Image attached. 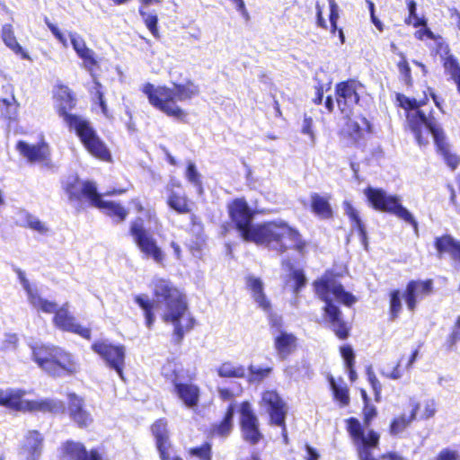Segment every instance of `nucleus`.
<instances>
[{
    "mask_svg": "<svg viewBox=\"0 0 460 460\" xmlns=\"http://www.w3.org/2000/svg\"><path fill=\"white\" fill-rule=\"evenodd\" d=\"M29 304L38 312L52 314L58 310V305L54 301H49L42 297L39 290L36 289L27 296Z\"/></svg>",
    "mask_w": 460,
    "mask_h": 460,
    "instance_id": "obj_36",
    "label": "nucleus"
},
{
    "mask_svg": "<svg viewBox=\"0 0 460 460\" xmlns=\"http://www.w3.org/2000/svg\"><path fill=\"white\" fill-rule=\"evenodd\" d=\"M53 358L49 374L53 376H70L79 371V363L75 358L69 352L58 348Z\"/></svg>",
    "mask_w": 460,
    "mask_h": 460,
    "instance_id": "obj_17",
    "label": "nucleus"
},
{
    "mask_svg": "<svg viewBox=\"0 0 460 460\" xmlns=\"http://www.w3.org/2000/svg\"><path fill=\"white\" fill-rule=\"evenodd\" d=\"M402 310V302L400 292L394 290L390 295V314L392 319H395Z\"/></svg>",
    "mask_w": 460,
    "mask_h": 460,
    "instance_id": "obj_48",
    "label": "nucleus"
},
{
    "mask_svg": "<svg viewBox=\"0 0 460 460\" xmlns=\"http://www.w3.org/2000/svg\"><path fill=\"white\" fill-rule=\"evenodd\" d=\"M232 222L244 241L264 244L277 252L295 249L302 252L305 243L298 231L283 220L252 225L253 213L244 199H235L227 206Z\"/></svg>",
    "mask_w": 460,
    "mask_h": 460,
    "instance_id": "obj_1",
    "label": "nucleus"
},
{
    "mask_svg": "<svg viewBox=\"0 0 460 460\" xmlns=\"http://www.w3.org/2000/svg\"><path fill=\"white\" fill-rule=\"evenodd\" d=\"M311 201L314 212L319 217L323 218L332 217V211L326 198L315 193L312 195Z\"/></svg>",
    "mask_w": 460,
    "mask_h": 460,
    "instance_id": "obj_39",
    "label": "nucleus"
},
{
    "mask_svg": "<svg viewBox=\"0 0 460 460\" xmlns=\"http://www.w3.org/2000/svg\"><path fill=\"white\" fill-rule=\"evenodd\" d=\"M152 432L156 441V447L162 460H168L171 455V443L167 429V422L161 419L152 426Z\"/></svg>",
    "mask_w": 460,
    "mask_h": 460,
    "instance_id": "obj_24",
    "label": "nucleus"
},
{
    "mask_svg": "<svg viewBox=\"0 0 460 460\" xmlns=\"http://www.w3.org/2000/svg\"><path fill=\"white\" fill-rule=\"evenodd\" d=\"M240 414L243 438L252 444L257 443L261 438L259 430V420L248 402H243L241 404Z\"/></svg>",
    "mask_w": 460,
    "mask_h": 460,
    "instance_id": "obj_16",
    "label": "nucleus"
},
{
    "mask_svg": "<svg viewBox=\"0 0 460 460\" xmlns=\"http://www.w3.org/2000/svg\"><path fill=\"white\" fill-rule=\"evenodd\" d=\"M181 183L177 180H172L165 187L167 192L166 203L170 208L179 214H188L191 211V202L188 197L175 189H181Z\"/></svg>",
    "mask_w": 460,
    "mask_h": 460,
    "instance_id": "obj_21",
    "label": "nucleus"
},
{
    "mask_svg": "<svg viewBox=\"0 0 460 460\" xmlns=\"http://www.w3.org/2000/svg\"><path fill=\"white\" fill-rule=\"evenodd\" d=\"M458 341H460V317L457 319L456 326L448 339L450 347H453Z\"/></svg>",
    "mask_w": 460,
    "mask_h": 460,
    "instance_id": "obj_64",
    "label": "nucleus"
},
{
    "mask_svg": "<svg viewBox=\"0 0 460 460\" xmlns=\"http://www.w3.org/2000/svg\"><path fill=\"white\" fill-rule=\"evenodd\" d=\"M139 13L144 18L145 23L151 33L157 37L158 36V29H157V16L155 14L147 13L142 8H139Z\"/></svg>",
    "mask_w": 460,
    "mask_h": 460,
    "instance_id": "obj_49",
    "label": "nucleus"
},
{
    "mask_svg": "<svg viewBox=\"0 0 460 460\" xmlns=\"http://www.w3.org/2000/svg\"><path fill=\"white\" fill-rule=\"evenodd\" d=\"M1 38L4 45L14 54L21 56L22 58L31 60L27 51L19 44L14 35L13 28L11 24H4L2 27Z\"/></svg>",
    "mask_w": 460,
    "mask_h": 460,
    "instance_id": "obj_32",
    "label": "nucleus"
},
{
    "mask_svg": "<svg viewBox=\"0 0 460 460\" xmlns=\"http://www.w3.org/2000/svg\"><path fill=\"white\" fill-rule=\"evenodd\" d=\"M19 103H13L10 106L1 107V113L9 120H15L18 115Z\"/></svg>",
    "mask_w": 460,
    "mask_h": 460,
    "instance_id": "obj_58",
    "label": "nucleus"
},
{
    "mask_svg": "<svg viewBox=\"0 0 460 460\" xmlns=\"http://www.w3.org/2000/svg\"><path fill=\"white\" fill-rule=\"evenodd\" d=\"M379 435L374 430H369L365 441L355 443L360 460H376L372 456V448H376L379 443Z\"/></svg>",
    "mask_w": 460,
    "mask_h": 460,
    "instance_id": "obj_33",
    "label": "nucleus"
},
{
    "mask_svg": "<svg viewBox=\"0 0 460 460\" xmlns=\"http://www.w3.org/2000/svg\"><path fill=\"white\" fill-rule=\"evenodd\" d=\"M275 335V349L280 358H287L296 346V338L289 332L279 331Z\"/></svg>",
    "mask_w": 460,
    "mask_h": 460,
    "instance_id": "obj_30",
    "label": "nucleus"
},
{
    "mask_svg": "<svg viewBox=\"0 0 460 460\" xmlns=\"http://www.w3.org/2000/svg\"><path fill=\"white\" fill-rule=\"evenodd\" d=\"M186 181L196 190L198 195L201 196L204 193L202 175L199 172L196 164L188 160L186 162V170L184 172Z\"/></svg>",
    "mask_w": 460,
    "mask_h": 460,
    "instance_id": "obj_35",
    "label": "nucleus"
},
{
    "mask_svg": "<svg viewBox=\"0 0 460 460\" xmlns=\"http://www.w3.org/2000/svg\"><path fill=\"white\" fill-rule=\"evenodd\" d=\"M68 37L76 55L83 60V67L90 73L97 87H100L93 75V67L98 65L95 52L86 46L85 40L77 32L69 31Z\"/></svg>",
    "mask_w": 460,
    "mask_h": 460,
    "instance_id": "obj_14",
    "label": "nucleus"
},
{
    "mask_svg": "<svg viewBox=\"0 0 460 460\" xmlns=\"http://www.w3.org/2000/svg\"><path fill=\"white\" fill-rule=\"evenodd\" d=\"M367 377L375 392L376 397L377 398L381 393L382 385L371 368H368L367 370Z\"/></svg>",
    "mask_w": 460,
    "mask_h": 460,
    "instance_id": "obj_59",
    "label": "nucleus"
},
{
    "mask_svg": "<svg viewBox=\"0 0 460 460\" xmlns=\"http://www.w3.org/2000/svg\"><path fill=\"white\" fill-rule=\"evenodd\" d=\"M16 149L29 163L40 164L42 167L52 169L54 164L50 158V149L47 143L31 145L25 141H19L16 144Z\"/></svg>",
    "mask_w": 460,
    "mask_h": 460,
    "instance_id": "obj_11",
    "label": "nucleus"
},
{
    "mask_svg": "<svg viewBox=\"0 0 460 460\" xmlns=\"http://www.w3.org/2000/svg\"><path fill=\"white\" fill-rule=\"evenodd\" d=\"M260 405L269 414L270 423L282 428L284 438L287 439L285 420L288 408L283 399L276 391H265Z\"/></svg>",
    "mask_w": 460,
    "mask_h": 460,
    "instance_id": "obj_10",
    "label": "nucleus"
},
{
    "mask_svg": "<svg viewBox=\"0 0 460 460\" xmlns=\"http://www.w3.org/2000/svg\"><path fill=\"white\" fill-rule=\"evenodd\" d=\"M444 59V67L447 73H448L454 82L457 84L458 91L460 92V66L456 59L449 55Z\"/></svg>",
    "mask_w": 460,
    "mask_h": 460,
    "instance_id": "obj_42",
    "label": "nucleus"
},
{
    "mask_svg": "<svg viewBox=\"0 0 460 460\" xmlns=\"http://www.w3.org/2000/svg\"><path fill=\"white\" fill-rule=\"evenodd\" d=\"M401 60L398 63V70L401 75L403 76L404 81L407 84L411 82V67L406 60V58L403 54H400Z\"/></svg>",
    "mask_w": 460,
    "mask_h": 460,
    "instance_id": "obj_51",
    "label": "nucleus"
},
{
    "mask_svg": "<svg viewBox=\"0 0 460 460\" xmlns=\"http://www.w3.org/2000/svg\"><path fill=\"white\" fill-rule=\"evenodd\" d=\"M341 353L345 361L346 368L349 371V379L351 381H354L357 378V374H356L355 370L353 369V364H354L353 349L349 346H343L341 348Z\"/></svg>",
    "mask_w": 460,
    "mask_h": 460,
    "instance_id": "obj_45",
    "label": "nucleus"
},
{
    "mask_svg": "<svg viewBox=\"0 0 460 460\" xmlns=\"http://www.w3.org/2000/svg\"><path fill=\"white\" fill-rule=\"evenodd\" d=\"M173 393L185 407L195 410L199 406L200 388L197 385L173 381Z\"/></svg>",
    "mask_w": 460,
    "mask_h": 460,
    "instance_id": "obj_22",
    "label": "nucleus"
},
{
    "mask_svg": "<svg viewBox=\"0 0 460 460\" xmlns=\"http://www.w3.org/2000/svg\"><path fill=\"white\" fill-rule=\"evenodd\" d=\"M250 373L252 376V379L254 381H261L266 376L270 375L271 372V367H257L251 366L250 367Z\"/></svg>",
    "mask_w": 460,
    "mask_h": 460,
    "instance_id": "obj_54",
    "label": "nucleus"
},
{
    "mask_svg": "<svg viewBox=\"0 0 460 460\" xmlns=\"http://www.w3.org/2000/svg\"><path fill=\"white\" fill-rule=\"evenodd\" d=\"M365 195L375 209L392 213L411 224L414 227V230L416 232L418 231L417 221L411 213L402 206L398 197L387 195L383 190L371 187L365 190Z\"/></svg>",
    "mask_w": 460,
    "mask_h": 460,
    "instance_id": "obj_7",
    "label": "nucleus"
},
{
    "mask_svg": "<svg viewBox=\"0 0 460 460\" xmlns=\"http://www.w3.org/2000/svg\"><path fill=\"white\" fill-rule=\"evenodd\" d=\"M246 287L253 300L264 312L269 313L271 305L264 293V284L260 278L250 275L246 278Z\"/></svg>",
    "mask_w": 460,
    "mask_h": 460,
    "instance_id": "obj_26",
    "label": "nucleus"
},
{
    "mask_svg": "<svg viewBox=\"0 0 460 460\" xmlns=\"http://www.w3.org/2000/svg\"><path fill=\"white\" fill-rule=\"evenodd\" d=\"M331 388L336 401L340 402L341 406H347L349 402V390L347 386L338 385L333 377H330Z\"/></svg>",
    "mask_w": 460,
    "mask_h": 460,
    "instance_id": "obj_44",
    "label": "nucleus"
},
{
    "mask_svg": "<svg viewBox=\"0 0 460 460\" xmlns=\"http://www.w3.org/2000/svg\"><path fill=\"white\" fill-rule=\"evenodd\" d=\"M283 267H285L287 270L290 271L289 279L287 281V285L294 288L295 292H298L305 282L304 274L301 270H293L289 263L283 264Z\"/></svg>",
    "mask_w": 460,
    "mask_h": 460,
    "instance_id": "obj_43",
    "label": "nucleus"
},
{
    "mask_svg": "<svg viewBox=\"0 0 460 460\" xmlns=\"http://www.w3.org/2000/svg\"><path fill=\"white\" fill-rule=\"evenodd\" d=\"M435 246L439 255L447 252L454 261L456 267H460V241L449 234L436 238Z\"/></svg>",
    "mask_w": 460,
    "mask_h": 460,
    "instance_id": "obj_27",
    "label": "nucleus"
},
{
    "mask_svg": "<svg viewBox=\"0 0 460 460\" xmlns=\"http://www.w3.org/2000/svg\"><path fill=\"white\" fill-rule=\"evenodd\" d=\"M27 391L18 388L0 389V406L19 411L22 399Z\"/></svg>",
    "mask_w": 460,
    "mask_h": 460,
    "instance_id": "obj_31",
    "label": "nucleus"
},
{
    "mask_svg": "<svg viewBox=\"0 0 460 460\" xmlns=\"http://www.w3.org/2000/svg\"><path fill=\"white\" fill-rule=\"evenodd\" d=\"M53 323L62 331L73 332L83 338L90 339V329L82 326L76 322L75 316L68 310V303H66L56 311Z\"/></svg>",
    "mask_w": 460,
    "mask_h": 460,
    "instance_id": "obj_15",
    "label": "nucleus"
},
{
    "mask_svg": "<svg viewBox=\"0 0 460 460\" xmlns=\"http://www.w3.org/2000/svg\"><path fill=\"white\" fill-rule=\"evenodd\" d=\"M20 221L24 226L29 227L40 234H45L49 230L45 222L40 221L37 217L28 212L20 213Z\"/></svg>",
    "mask_w": 460,
    "mask_h": 460,
    "instance_id": "obj_38",
    "label": "nucleus"
},
{
    "mask_svg": "<svg viewBox=\"0 0 460 460\" xmlns=\"http://www.w3.org/2000/svg\"><path fill=\"white\" fill-rule=\"evenodd\" d=\"M330 5V22L331 23L337 22L339 19V6L335 0H328Z\"/></svg>",
    "mask_w": 460,
    "mask_h": 460,
    "instance_id": "obj_63",
    "label": "nucleus"
},
{
    "mask_svg": "<svg viewBox=\"0 0 460 460\" xmlns=\"http://www.w3.org/2000/svg\"><path fill=\"white\" fill-rule=\"evenodd\" d=\"M314 286L316 294L325 302V316L329 320L332 329L340 339H345L348 336V328L341 319L340 309L332 304V298L349 306L356 303V297L351 293L345 291L342 285L329 275H325L316 281Z\"/></svg>",
    "mask_w": 460,
    "mask_h": 460,
    "instance_id": "obj_6",
    "label": "nucleus"
},
{
    "mask_svg": "<svg viewBox=\"0 0 460 460\" xmlns=\"http://www.w3.org/2000/svg\"><path fill=\"white\" fill-rule=\"evenodd\" d=\"M217 375L221 377L242 378L245 376V367L242 365L226 361L217 368Z\"/></svg>",
    "mask_w": 460,
    "mask_h": 460,
    "instance_id": "obj_37",
    "label": "nucleus"
},
{
    "mask_svg": "<svg viewBox=\"0 0 460 460\" xmlns=\"http://www.w3.org/2000/svg\"><path fill=\"white\" fill-rule=\"evenodd\" d=\"M64 411L61 401L53 398H39L36 400L22 397L19 411L58 413Z\"/></svg>",
    "mask_w": 460,
    "mask_h": 460,
    "instance_id": "obj_19",
    "label": "nucleus"
},
{
    "mask_svg": "<svg viewBox=\"0 0 460 460\" xmlns=\"http://www.w3.org/2000/svg\"><path fill=\"white\" fill-rule=\"evenodd\" d=\"M142 90L155 108L169 117L181 120L185 119L187 113L177 105V102L189 101L199 93V86L192 81L173 84L172 88L166 86L155 87L154 84L147 83Z\"/></svg>",
    "mask_w": 460,
    "mask_h": 460,
    "instance_id": "obj_5",
    "label": "nucleus"
},
{
    "mask_svg": "<svg viewBox=\"0 0 460 460\" xmlns=\"http://www.w3.org/2000/svg\"><path fill=\"white\" fill-rule=\"evenodd\" d=\"M313 119L310 117H305L302 125V133L308 135L311 138L312 143H314L315 137L313 131Z\"/></svg>",
    "mask_w": 460,
    "mask_h": 460,
    "instance_id": "obj_61",
    "label": "nucleus"
},
{
    "mask_svg": "<svg viewBox=\"0 0 460 460\" xmlns=\"http://www.w3.org/2000/svg\"><path fill=\"white\" fill-rule=\"evenodd\" d=\"M45 22L49 31L55 36V38L64 46L67 47V40L60 30L54 23L50 22L48 18H45Z\"/></svg>",
    "mask_w": 460,
    "mask_h": 460,
    "instance_id": "obj_55",
    "label": "nucleus"
},
{
    "mask_svg": "<svg viewBox=\"0 0 460 460\" xmlns=\"http://www.w3.org/2000/svg\"><path fill=\"white\" fill-rule=\"evenodd\" d=\"M398 101L400 105L408 111L407 124L414 134L418 144L420 146L426 145L429 142V136L432 135L438 150L443 155L447 165L453 170L456 169L460 163V157L450 152L444 133L435 119L420 110V107L425 104V101L410 99L403 95H399Z\"/></svg>",
    "mask_w": 460,
    "mask_h": 460,
    "instance_id": "obj_3",
    "label": "nucleus"
},
{
    "mask_svg": "<svg viewBox=\"0 0 460 460\" xmlns=\"http://www.w3.org/2000/svg\"><path fill=\"white\" fill-rule=\"evenodd\" d=\"M92 206L100 208L118 223L124 221L128 216V211L120 204L113 201L102 200L100 194H98L97 200L93 201Z\"/></svg>",
    "mask_w": 460,
    "mask_h": 460,
    "instance_id": "obj_29",
    "label": "nucleus"
},
{
    "mask_svg": "<svg viewBox=\"0 0 460 460\" xmlns=\"http://www.w3.org/2000/svg\"><path fill=\"white\" fill-rule=\"evenodd\" d=\"M15 271L17 273L18 279L20 280V283H21L22 288L26 292L27 296L29 295H31V293H32L36 289H38L36 287L31 285V283L29 282V280L27 279V278L25 276V273L22 270L17 269Z\"/></svg>",
    "mask_w": 460,
    "mask_h": 460,
    "instance_id": "obj_57",
    "label": "nucleus"
},
{
    "mask_svg": "<svg viewBox=\"0 0 460 460\" xmlns=\"http://www.w3.org/2000/svg\"><path fill=\"white\" fill-rule=\"evenodd\" d=\"M347 422L348 431L352 437L354 443L365 441L367 435L363 432L360 422L355 418L349 419Z\"/></svg>",
    "mask_w": 460,
    "mask_h": 460,
    "instance_id": "obj_46",
    "label": "nucleus"
},
{
    "mask_svg": "<svg viewBox=\"0 0 460 460\" xmlns=\"http://www.w3.org/2000/svg\"><path fill=\"white\" fill-rule=\"evenodd\" d=\"M435 460H460V452L450 447H446L438 454Z\"/></svg>",
    "mask_w": 460,
    "mask_h": 460,
    "instance_id": "obj_53",
    "label": "nucleus"
},
{
    "mask_svg": "<svg viewBox=\"0 0 460 460\" xmlns=\"http://www.w3.org/2000/svg\"><path fill=\"white\" fill-rule=\"evenodd\" d=\"M57 347L35 343L31 345L32 359L46 373L49 374Z\"/></svg>",
    "mask_w": 460,
    "mask_h": 460,
    "instance_id": "obj_25",
    "label": "nucleus"
},
{
    "mask_svg": "<svg viewBox=\"0 0 460 460\" xmlns=\"http://www.w3.org/2000/svg\"><path fill=\"white\" fill-rule=\"evenodd\" d=\"M65 190L69 199L80 200L85 198L91 205L97 200V188L92 181H82L76 176L69 177L64 185Z\"/></svg>",
    "mask_w": 460,
    "mask_h": 460,
    "instance_id": "obj_13",
    "label": "nucleus"
},
{
    "mask_svg": "<svg viewBox=\"0 0 460 460\" xmlns=\"http://www.w3.org/2000/svg\"><path fill=\"white\" fill-rule=\"evenodd\" d=\"M435 43L437 46V53L439 54L442 58L449 56V51H450L449 47L445 42V40H443V38L441 36H438V38H436Z\"/></svg>",
    "mask_w": 460,
    "mask_h": 460,
    "instance_id": "obj_60",
    "label": "nucleus"
},
{
    "mask_svg": "<svg viewBox=\"0 0 460 460\" xmlns=\"http://www.w3.org/2000/svg\"><path fill=\"white\" fill-rule=\"evenodd\" d=\"M68 413L79 427H87L93 422L92 415L86 410L84 399L74 393L68 394Z\"/></svg>",
    "mask_w": 460,
    "mask_h": 460,
    "instance_id": "obj_23",
    "label": "nucleus"
},
{
    "mask_svg": "<svg viewBox=\"0 0 460 460\" xmlns=\"http://www.w3.org/2000/svg\"><path fill=\"white\" fill-rule=\"evenodd\" d=\"M234 406L231 404L225 415L224 420L216 425L213 429V433L221 437H226L230 434L233 428Z\"/></svg>",
    "mask_w": 460,
    "mask_h": 460,
    "instance_id": "obj_40",
    "label": "nucleus"
},
{
    "mask_svg": "<svg viewBox=\"0 0 460 460\" xmlns=\"http://www.w3.org/2000/svg\"><path fill=\"white\" fill-rule=\"evenodd\" d=\"M190 454L199 460H211V446L205 443L200 447L190 448Z\"/></svg>",
    "mask_w": 460,
    "mask_h": 460,
    "instance_id": "obj_50",
    "label": "nucleus"
},
{
    "mask_svg": "<svg viewBox=\"0 0 460 460\" xmlns=\"http://www.w3.org/2000/svg\"><path fill=\"white\" fill-rule=\"evenodd\" d=\"M130 233L144 258L151 259L160 266L164 265L165 252L157 244L155 237L144 227L141 219H137L131 224Z\"/></svg>",
    "mask_w": 460,
    "mask_h": 460,
    "instance_id": "obj_8",
    "label": "nucleus"
},
{
    "mask_svg": "<svg viewBox=\"0 0 460 460\" xmlns=\"http://www.w3.org/2000/svg\"><path fill=\"white\" fill-rule=\"evenodd\" d=\"M364 419L365 422L368 424L373 418L376 415V409L373 405H369L368 403L365 404L364 410H363Z\"/></svg>",
    "mask_w": 460,
    "mask_h": 460,
    "instance_id": "obj_62",
    "label": "nucleus"
},
{
    "mask_svg": "<svg viewBox=\"0 0 460 460\" xmlns=\"http://www.w3.org/2000/svg\"><path fill=\"white\" fill-rule=\"evenodd\" d=\"M343 208L345 214L349 217L351 221L352 226L357 228L359 232V234L363 239L366 238V231L365 227L361 222L358 210L352 206L349 201L343 202Z\"/></svg>",
    "mask_w": 460,
    "mask_h": 460,
    "instance_id": "obj_41",
    "label": "nucleus"
},
{
    "mask_svg": "<svg viewBox=\"0 0 460 460\" xmlns=\"http://www.w3.org/2000/svg\"><path fill=\"white\" fill-rule=\"evenodd\" d=\"M408 9L410 15L407 22L409 23H411L414 27L425 24V21L419 18L416 14V3L413 0L408 3Z\"/></svg>",
    "mask_w": 460,
    "mask_h": 460,
    "instance_id": "obj_52",
    "label": "nucleus"
},
{
    "mask_svg": "<svg viewBox=\"0 0 460 460\" xmlns=\"http://www.w3.org/2000/svg\"><path fill=\"white\" fill-rule=\"evenodd\" d=\"M155 302L152 303L146 295L135 297V302L144 311L146 323L151 328L155 317L154 307L161 312L164 323H172L174 334L181 340L185 332L193 327V319L188 312L184 295L169 280L163 278H154L151 283Z\"/></svg>",
    "mask_w": 460,
    "mask_h": 460,
    "instance_id": "obj_2",
    "label": "nucleus"
},
{
    "mask_svg": "<svg viewBox=\"0 0 460 460\" xmlns=\"http://www.w3.org/2000/svg\"><path fill=\"white\" fill-rule=\"evenodd\" d=\"M432 289L433 282L431 279L410 281L403 293V298L408 309L414 311L418 301L431 294Z\"/></svg>",
    "mask_w": 460,
    "mask_h": 460,
    "instance_id": "obj_18",
    "label": "nucleus"
},
{
    "mask_svg": "<svg viewBox=\"0 0 460 460\" xmlns=\"http://www.w3.org/2000/svg\"><path fill=\"white\" fill-rule=\"evenodd\" d=\"M43 437L37 430H29L24 437L20 455L41 454Z\"/></svg>",
    "mask_w": 460,
    "mask_h": 460,
    "instance_id": "obj_34",
    "label": "nucleus"
},
{
    "mask_svg": "<svg viewBox=\"0 0 460 460\" xmlns=\"http://www.w3.org/2000/svg\"><path fill=\"white\" fill-rule=\"evenodd\" d=\"M410 406L411 407V411L409 414L402 413L392 420L390 424L391 435L397 436L401 434L416 419L420 408L418 402L415 399L411 398Z\"/></svg>",
    "mask_w": 460,
    "mask_h": 460,
    "instance_id": "obj_28",
    "label": "nucleus"
},
{
    "mask_svg": "<svg viewBox=\"0 0 460 460\" xmlns=\"http://www.w3.org/2000/svg\"><path fill=\"white\" fill-rule=\"evenodd\" d=\"M92 349L102 358L108 367L115 370L123 379L126 358V349L123 345H114L107 341H100L92 344Z\"/></svg>",
    "mask_w": 460,
    "mask_h": 460,
    "instance_id": "obj_9",
    "label": "nucleus"
},
{
    "mask_svg": "<svg viewBox=\"0 0 460 460\" xmlns=\"http://www.w3.org/2000/svg\"><path fill=\"white\" fill-rule=\"evenodd\" d=\"M15 271L17 273L18 279L20 280V283H21L22 288L26 292L27 296L29 295H31V293H32L36 289H38L36 287L31 285V283L29 282V280L27 279V278L25 276V273L22 270L17 269Z\"/></svg>",
    "mask_w": 460,
    "mask_h": 460,
    "instance_id": "obj_56",
    "label": "nucleus"
},
{
    "mask_svg": "<svg viewBox=\"0 0 460 460\" xmlns=\"http://www.w3.org/2000/svg\"><path fill=\"white\" fill-rule=\"evenodd\" d=\"M56 96L58 101L60 102V116L64 118L70 128L75 129L87 151L96 158L102 161H109L111 159V153L105 144L97 136L89 121L66 111V110L72 109L75 105V101L69 88L66 86L58 87Z\"/></svg>",
    "mask_w": 460,
    "mask_h": 460,
    "instance_id": "obj_4",
    "label": "nucleus"
},
{
    "mask_svg": "<svg viewBox=\"0 0 460 460\" xmlns=\"http://www.w3.org/2000/svg\"><path fill=\"white\" fill-rule=\"evenodd\" d=\"M420 405L419 411L421 409L420 417V419H429L436 414L437 402L433 398L425 399Z\"/></svg>",
    "mask_w": 460,
    "mask_h": 460,
    "instance_id": "obj_47",
    "label": "nucleus"
},
{
    "mask_svg": "<svg viewBox=\"0 0 460 460\" xmlns=\"http://www.w3.org/2000/svg\"><path fill=\"white\" fill-rule=\"evenodd\" d=\"M361 84L350 80L336 85V102L342 113L349 116L351 110L358 102Z\"/></svg>",
    "mask_w": 460,
    "mask_h": 460,
    "instance_id": "obj_12",
    "label": "nucleus"
},
{
    "mask_svg": "<svg viewBox=\"0 0 460 460\" xmlns=\"http://www.w3.org/2000/svg\"><path fill=\"white\" fill-rule=\"evenodd\" d=\"M62 460H102L98 449L87 450L84 445L76 441H66L62 445Z\"/></svg>",
    "mask_w": 460,
    "mask_h": 460,
    "instance_id": "obj_20",
    "label": "nucleus"
}]
</instances>
